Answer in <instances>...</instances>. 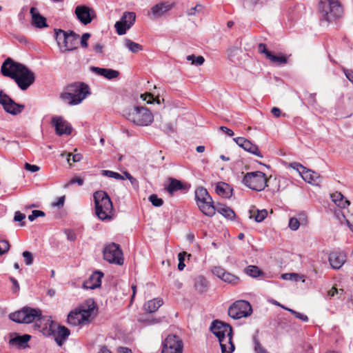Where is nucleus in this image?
Masks as SVG:
<instances>
[{
    "instance_id": "1",
    "label": "nucleus",
    "mask_w": 353,
    "mask_h": 353,
    "mask_svg": "<svg viewBox=\"0 0 353 353\" xmlns=\"http://www.w3.org/2000/svg\"><path fill=\"white\" fill-rule=\"evenodd\" d=\"M210 330L219 339L221 353H232L234 350L232 328L230 324L215 320L212 322Z\"/></svg>"
},
{
    "instance_id": "2",
    "label": "nucleus",
    "mask_w": 353,
    "mask_h": 353,
    "mask_svg": "<svg viewBox=\"0 0 353 353\" xmlns=\"http://www.w3.org/2000/svg\"><path fill=\"white\" fill-rule=\"evenodd\" d=\"M10 318L13 321L19 323L34 322V327L35 330H39V331L46 328V326L41 328L39 324V323H41L43 321V317L41 310L38 308L24 307L21 310L10 314Z\"/></svg>"
},
{
    "instance_id": "3",
    "label": "nucleus",
    "mask_w": 353,
    "mask_h": 353,
    "mask_svg": "<svg viewBox=\"0 0 353 353\" xmlns=\"http://www.w3.org/2000/svg\"><path fill=\"white\" fill-rule=\"evenodd\" d=\"M95 308L94 302L92 299L87 300L84 303L70 312L68 315V323L77 326L89 323L90 318Z\"/></svg>"
},
{
    "instance_id": "4",
    "label": "nucleus",
    "mask_w": 353,
    "mask_h": 353,
    "mask_svg": "<svg viewBox=\"0 0 353 353\" xmlns=\"http://www.w3.org/2000/svg\"><path fill=\"white\" fill-rule=\"evenodd\" d=\"M88 94L89 86L84 83H74L68 85L60 98L70 105L79 104Z\"/></svg>"
},
{
    "instance_id": "5",
    "label": "nucleus",
    "mask_w": 353,
    "mask_h": 353,
    "mask_svg": "<svg viewBox=\"0 0 353 353\" xmlns=\"http://www.w3.org/2000/svg\"><path fill=\"white\" fill-rule=\"evenodd\" d=\"M95 213L101 221H110L113 217V205L108 194L102 190L94 193Z\"/></svg>"
},
{
    "instance_id": "6",
    "label": "nucleus",
    "mask_w": 353,
    "mask_h": 353,
    "mask_svg": "<svg viewBox=\"0 0 353 353\" xmlns=\"http://www.w3.org/2000/svg\"><path fill=\"white\" fill-rule=\"evenodd\" d=\"M321 20L330 22L339 19L343 14V9L339 0H321L319 4Z\"/></svg>"
},
{
    "instance_id": "7",
    "label": "nucleus",
    "mask_w": 353,
    "mask_h": 353,
    "mask_svg": "<svg viewBox=\"0 0 353 353\" xmlns=\"http://www.w3.org/2000/svg\"><path fill=\"white\" fill-rule=\"evenodd\" d=\"M125 116L130 122L139 126H148L154 120L151 112L148 108L141 106H134L129 109Z\"/></svg>"
},
{
    "instance_id": "8",
    "label": "nucleus",
    "mask_w": 353,
    "mask_h": 353,
    "mask_svg": "<svg viewBox=\"0 0 353 353\" xmlns=\"http://www.w3.org/2000/svg\"><path fill=\"white\" fill-rule=\"evenodd\" d=\"M195 199L199 210L205 215L212 216L215 214V205L205 188L199 187L196 189Z\"/></svg>"
},
{
    "instance_id": "9",
    "label": "nucleus",
    "mask_w": 353,
    "mask_h": 353,
    "mask_svg": "<svg viewBox=\"0 0 353 353\" xmlns=\"http://www.w3.org/2000/svg\"><path fill=\"white\" fill-rule=\"evenodd\" d=\"M268 181L266 174L261 171L248 172L242 180L246 187L258 192L263 190L268 186Z\"/></svg>"
},
{
    "instance_id": "10",
    "label": "nucleus",
    "mask_w": 353,
    "mask_h": 353,
    "mask_svg": "<svg viewBox=\"0 0 353 353\" xmlns=\"http://www.w3.org/2000/svg\"><path fill=\"white\" fill-rule=\"evenodd\" d=\"M252 308L250 303L244 300L235 301L228 309V315L234 319H239L251 315Z\"/></svg>"
},
{
    "instance_id": "11",
    "label": "nucleus",
    "mask_w": 353,
    "mask_h": 353,
    "mask_svg": "<svg viewBox=\"0 0 353 353\" xmlns=\"http://www.w3.org/2000/svg\"><path fill=\"white\" fill-rule=\"evenodd\" d=\"M10 74L14 76L12 79L14 80L17 85L22 90H27L35 80L34 74L24 65L17 74L10 73Z\"/></svg>"
},
{
    "instance_id": "12",
    "label": "nucleus",
    "mask_w": 353,
    "mask_h": 353,
    "mask_svg": "<svg viewBox=\"0 0 353 353\" xmlns=\"http://www.w3.org/2000/svg\"><path fill=\"white\" fill-rule=\"evenodd\" d=\"M103 259L110 263L122 265L123 263V252L119 245L112 243L103 249Z\"/></svg>"
},
{
    "instance_id": "13",
    "label": "nucleus",
    "mask_w": 353,
    "mask_h": 353,
    "mask_svg": "<svg viewBox=\"0 0 353 353\" xmlns=\"http://www.w3.org/2000/svg\"><path fill=\"white\" fill-rule=\"evenodd\" d=\"M290 166L296 170L305 182L317 185L321 182V178L319 173L307 169L301 163L293 162L290 164Z\"/></svg>"
},
{
    "instance_id": "14",
    "label": "nucleus",
    "mask_w": 353,
    "mask_h": 353,
    "mask_svg": "<svg viewBox=\"0 0 353 353\" xmlns=\"http://www.w3.org/2000/svg\"><path fill=\"white\" fill-rule=\"evenodd\" d=\"M183 343L175 334H169L162 342L161 353H182Z\"/></svg>"
},
{
    "instance_id": "15",
    "label": "nucleus",
    "mask_w": 353,
    "mask_h": 353,
    "mask_svg": "<svg viewBox=\"0 0 353 353\" xmlns=\"http://www.w3.org/2000/svg\"><path fill=\"white\" fill-rule=\"evenodd\" d=\"M174 6V2L169 1L159 2L151 7L148 12V16L152 20L165 17Z\"/></svg>"
},
{
    "instance_id": "16",
    "label": "nucleus",
    "mask_w": 353,
    "mask_h": 353,
    "mask_svg": "<svg viewBox=\"0 0 353 353\" xmlns=\"http://www.w3.org/2000/svg\"><path fill=\"white\" fill-rule=\"evenodd\" d=\"M0 104L6 112L12 115L20 114L25 108L23 105L16 103L10 96L4 93L2 90L0 91Z\"/></svg>"
},
{
    "instance_id": "17",
    "label": "nucleus",
    "mask_w": 353,
    "mask_h": 353,
    "mask_svg": "<svg viewBox=\"0 0 353 353\" xmlns=\"http://www.w3.org/2000/svg\"><path fill=\"white\" fill-rule=\"evenodd\" d=\"M136 14L133 12H125L120 21H117L114 27L119 35L125 34L127 30L130 29L135 22Z\"/></svg>"
},
{
    "instance_id": "18",
    "label": "nucleus",
    "mask_w": 353,
    "mask_h": 353,
    "mask_svg": "<svg viewBox=\"0 0 353 353\" xmlns=\"http://www.w3.org/2000/svg\"><path fill=\"white\" fill-rule=\"evenodd\" d=\"M74 13L77 19L83 25L90 23L96 18L94 10L86 6H77Z\"/></svg>"
},
{
    "instance_id": "19",
    "label": "nucleus",
    "mask_w": 353,
    "mask_h": 353,
    "mask_svg": "<svg viewBox=\"0 0 353 353\" xmlns=\"http://www.w3.org/2000/svg\"><path fill=\"white\" fill-rule=\"evenodd\" d=\"M233 140L240 148H243L245 151L254 154L258 157H263V155L260 152L259 147L256 144L252 143L250 140L244 137H236L234 138Z\"/></svg>"
},
{
    "instance_id": "20",
    "label": "nucleus",
    "mask_w": 353,
    "mask_h": 353,
    "mask_svg": "<svg viewBox=\"0 0 353 353\" xmlns=\"http://www.w3.org/2000/svg\"><path fill=\"white\" fill-rule=\"evenodd\" d=\"M23 65L22 63L16 62L11 58H7L1 65V72L3 76L12 79L14 76L9 74H17Z\"/></svg>"
},
{
    "instance_id": "21",
    "label": "nucleus",
    "mask_w": 353,
    "mask_h": 353,
    "mask_svg": "<svg viewBox=\"0 0 353 353\" xmlns=\"http://www.w3.org/2000/svg\"><path fill=\"white\" fill-rule=\"evenodd\" d=\"M52 123L55 128L57 134L62 136L63 134L69 135L72 132V127L62 117H54L52 119Z\"/></svg>"
},
{
    "instance_id": "22",
    "label": "nucleus",
    "mask_w": 353,
    "mask_h": 353,
    "mask_svg": "<svg viewBox=\"0 0 353 353\" xmlns=\"http://www.w3.org/2000/svg\"><path fill=\"white\" fill-rule=\"evenodd\" d=\"M212 272L225 283L232 285H237L239 283L240 279L237 276L227 272L221 267H214L212 270Z\"/></svg>"
},
{
    "instance_id": "23",
    "label": "nucleus",
    "mask_w": 353,
    "mask_h": 353,
    "mask_svg": "<svg viewBox=\"0 0 353 353\" xmlns=\"http://www.w3.org/2000/svg\"><path fill=\"white\" fill-rule=\"evenodd\" d=\"M329 263L333 269H339L346 261V255L343 252L333 251L329 254Z\"/></svg>"
},
{
    "instance_id": "24",
    "label": "nucleus",
    "mask_w": 353,
    "mask_h": 353,
    "mask_svg": "<svg viewBox=\"0 0 353 353\" xmlns=\"http://www.w3.org/2000/svg\"><path fill=\"white\" fill-rule=\"evenodd\" d=\"M103 274L100 271L94 272L88 279L85 280L83 283V288L85 289L94 290L99 288L101 285V279Z\"/></svg>"
},
{
    "instance_id": "25",
    "label": "nucleus",
    "mask_w": 353,
    "mask_h": 353,
    "mask_svg": "<svg viewBox=\"0 0 353 353\" xmlns=\"http://www.w3.org/2000/svg\"><path fill=\"white\" fill-rule=\"evenodd\" d=\"M31 336L29 334H23L22 336L16 334L14 337H12L9 340V344L12 346H15L17 348H26L28 347V343L30 341Z\"/></svg>"
},
{
    "instance_id": "26",
    "label": "nucleus",
    "mask_w": 353,
    "mask_h": 353,
    "mask_svg": "<svg viewBox=\"0 0 353 353\" xmlns=\"http://www.w3.org/2000/svg\"><path fill=\"white\" fill-rule=\"evenodd\" d=\"M90 70L97 75L102 76L108 79H112L118 77L119 72L112 69L101 68L92 66Z\"/></svg>"
},
{
    "instance_id": "27",
    "label": "nucleus",
    "mask_w": 353,
    "mask_h": 353,
    "mask_svg": "<svg viewBox=\"0 0 353 353\" xmlns=\"http://www.w3.org/2000/svg\"><path fill=\"white\" fill-rule=\"evenodd\" d=\"M70 334V331L65 326L59 325L57 331L54 333V337L57 344L62 346Z\"/></svg>"
},
{
    "instance_id": "28",
    "label": "nucleus",
    "mask_w": 353,
    "mask_h": 353,
    "mask_svg": "<svg viewBox=\"0 0 353 353\" xmlns=\"http://www.w3.org/2000/svg\"><path fill=\"white\" fill-rule=\"evenodd\" d=\"M79 34L74 31L68 32L67 38L64 44L65 50L71 51L77 48L79 44Z\"/></svg>"
},
{
    "instance_id": "29",
    "label": "nucleus",
    "mask_w": 353,
    "mask_h": 353,
    "mask_svg": "<svg viewBox=\"0 0 353 353\" xmlns=\"http://www.w3.org/2000/svg\"><path fill=\"white\" fill-rule=\"evenodd\" d=\"M30 12L32 14V23L34 26L39 28H43L48 26L46 18L39 13L37 8L32 7Z\"/></svg>"
},
{
    "instance_id": "30",
    "label": "nucleus",
    "mask_w": 353,
    "mask_h": 353,
    "mask_svg": "<svg viewBox=\"0 0 353 353\" xmlns=\"http://www.w3.org/2000/svg\"><path fill=\"white\" fill-rule=\"evenodd\" d=\"M216 211L229 220H234L236 217V214L232 208L220 203L215 205Z\"/></svg>"
},
{
    "instance_id": "31",
    "label": "nucleus",
    "mask_w": 353,
    "mask_h": 353,
    "mask_svg": "<svg viewBox=\"0 0 353 353\" xmlns=\"http://www.w3.org/2000/svg\"><path fill=\"white\" fill-rule=\"evenodd\" d=\"M163 301L161 298H155L144 303L143 309L148 313H153L163 305Z\"/></svg>"
},
{
    "instance_id": "32",
    "label": "nucleus",
    "mask_w": 353,
    "mask_h": 353,
    "mask_svg": "<svg viewBox=\"0 0 353 353\" xmlns=\"http://www.w3.org/2000/svg\"><path fill=\"white\" fill-rule=\"evenodd\" d=\"M216 193L223 198H230L232 196V189L224 182H219L215 187Z\"/></svg>"
},
{
    "instance_id": "33",
    "label": "nucleus",
    "mask_w": 353,
    "mask_h": 353,
    "mask_svg": "<svg viewBox=\"0 0 353 353\" xmlns=\"http://www.w3.org/2000/svg\"><path fill=\"white\" fill-rule=\"evenodd\" d=\"M332 201L340 208H345L350 205V201L347 200L339 192H335L331 194Z\"/></svg>"
},
{
    "instance_id": "34",
    "label": "nucleus",
    "mask_w": 353,
    "mask_h": 353,
    "mask_svg": "<svg viewBox=\"0 0 353 353\" xmlns=\"http://www.w3.org/2000/svg\"><path fill=\"white\" fill-rule=\"evenodd\" d=\"M194 288L198 293L203 294L208 290V283L205 277L199 276L194 280Z\"/></svg>"
},
{
    "instance_id": "35",
    "label": "nucleus",
    "mask_w": 353,
    "mask_h": 353,
    "mask_svg": "<svg viewBox=\"0 0 353 353\" xmlns=\"http://www.w3.org/2000/svg\"><path fill=\"white\" fill-rule=\"evenodd\" d=\"M334 214L341 224L345 223L350 230L353 232V215H351V217L348 218L345 215V212L341 210H335Z\"/></svg>"
},
{
    "instance_id": "36",
    "label": "nucleus",
    "mask_w": 353,
    "mask_h": 353,
    "mask_svg": "<svg viewBox=\"0 0 353 353\" xmlns=\"http://www.w3.org/2000/svg\"><path fill=\"white\" fill-rule=\"evenodd\" d=\"M185 186L181 181L171 178L170 179V183L166 190L170 194L172 195L174 192L183 190Z\"/></svg>"
},
{
    "instance_id": "37",
    "label": "nucleus",
    "mask_w": 353,
    "mask_h": 353,
    "mask_svg": "<svg viewBox=\"0 0 353 353\" xmlns=\"http://www.w3.org/2000/svg\"><path fill=\"white\" fill-rule=\"evenodd\" d=\"M250 218L254 219L256 222L263 221L268 216V211L265 209L258 210L255 208L250 210Z\"/></svg>"
},
{
    "instance_id": "38",
    "label": "nucleus",
    "mask_w": 353,
    "mask_h": 353,
    "mask_svg": "<svg viewBox=\"0 0 353 353\" xmlns=\"http://www.w3.org/2000/svg\"><path fill=\"white\" fill-rule=\"evenodd\" d=\"M68 32L58 29L55 30V39L57 41V43L61 47H64V44L66 41Z\"/></svg>"
},
{
    "instance_id": "39",
    "label": "nucleus",
    "mask_w": 353,
    "mask_h": 353,
    "mask_svg": "<svg viewBox=\"0 0 353 353\" xmlns=\"http://www.w3.org/2000/svg\"><path fill=\"white\" fill-rule=\"evenodd\" d=\"M125 46L126 48L129 49L130 51H131L133 53H137L141 50H142L143 48L142 46L135 43L130 39H125Z\"/></svg>"
},
{
    "instance_id": "40",
    "label": "nucleus",
    "mask_w": 353,
    "mask_h": 353,
    "mask_svg": "<svg viewBox=\"0 0 353 353\" xmlns=\"http://www.w3.org/2000/svg\"><path fill=\"white\" fill-rule=\"evenodd\" d=\"M245 273L254 278H256L263 274V272L256 265H248L245 269Z\"/></svg>"
},
{
    "instance_id": "41",
    "label": "nucleus",
    "mask_w": 353,
    "mask_h": 353,
    "mask_svg": "<svg viewBox=\"0 0 353 353\" xmlns=\"http://www.w3.org/2000/svg\"><path fill=\"white\" fill-rule=\"evenodd\" d=\"M61 157L66 156L68 163L71 165L72 163L79 162L82 159V155L80 153L77 154H72L63 152L61 154Z\"/></svg>"
},
{
    "instance_id": "42",
    "label": "nucleus",
    "mask_w": 353,
    "mask_h": 353,
    "mask_svg": "<svg viewBox=\"0 0 353 353\" xmlns=\"http://www.w3.org/2000/svg\"><path fill=\"white\" fill-rule=\"evenodd\" d=\"M268 59L277 65H283L287 63V58L284 55L277 56L271 53L268 54Z\"/></svg>"
},
{
    "instance_id": "43",
    "label": "nucleus",
    "mask_w": 353,
    "mask_h": 353,
    "mask_svg": "<svg viewBox=\"0 0 353 353\" xmlns=\"http://www.w3.org/2000/svg\"><path fill=\"white\" fill-rule=\"evenodd\" d=\"M281 277L285 280H294L295 281L301 280L303 282H305V276L303 274L287 273L282 274Z\"/></svg>"
},
{
    "instance_id": "44",
    "label": "nucleus",
    "mask_w": 353,
    "mask_h": 353,
    "mask_svg": "<svg viewBox=\"0 0 353 353\" xmlns=\"http://www.w3.org/2000/svg\"><path fill=\"white\" fill-rule=\"evenodd\" d=\"M188 61H191V63L194 65H201L205 61V59L202 56L195 57L194 54L188 55L186 57Z\"/></svg>"
},
{
    "instance_id": "45",
    "label": "nucleus",
    "mask_w": 353,
    "mask_h": 353,
    "mask_svg": "<svg viewBox=\"0 0 353 353\" xmlns=\"http://www.w3.org/2000/svg\"><path fill=\"white\" fill-rule=\"evenodd\" d=\"M101 174L105 176L114 178L118 180H123L125 177L118 172H115L111 170H101Z\"/></svg>"
},
{
    "instance_id": "46",
    "label": "nucleus",
    "mask_w": 353,
    "mask_h": 353,
    "mask_svg": "<svg viewBox=\"0 0 353 353\" xmlns=\"http://www.w3.org/2000/svg\"><path fill=\"white\" fill-rule=\"evenodd\" d=\"M283 308H284L285 310L289 311L290 312H291L292 314L294 315V316L300 320H301L303 322H307L308 321V317L307 315L304 314H302V313H300V312H298L294 310H292V309H290V308H288V307H282Z\"/></svg>"
},
{
    "instance_id": "47",
    "label": "nucleus",
    "mask_w": 353,
    "mask_h": 353,
    "mask_svg": "<svg viewBox=\"0 0 353 353\" xmlns=\"http://www.w3.org/2000/svg\"><path fill=\"white\" fill-rule=\"evenodd\" d=\"M188 256V257H190L191 255L189 254H188L185 252H180L178 254L179 258V264H178V269L179 270H183L185 266L184 263L185 256Z\"/></svg>"
},
{
    "instance_id": "48",
    "label": "nucleus",
    "mask_w": 353,
    "mask_h": 353,
    "mask_svg": "<svg viewBox=\"0 0 353 353\" xmlns=\"http://www.w3.org/2000/svg\"><path fill=\"white\" fill-rule=\"evenodd\" d=\"M148 200L152 203V204L155 207H160L163 204V201L162 199L159 198L156 194H152L149 196Z\"/></svg>"
},
{
    "instance_id": "49",
    "label": "nucleus",
    "mask_w": 353,
    "mask_h": 353,
    "mask_svg": "<svg viewBox=\"0 0 353 353\" xmlns=\"http://www.w3.org/2000/svg\"><path fill=\"white\" fill-rule=\"evenodd\" d=\"M175 126L172 123H164L162 126V129L165 133L168 135L173 134L175 132Z\"/></svg>"
},
{
    "instance_id": "50",
    "label": "nucleus",
    "mask_w": 353,
    "mask_h": 353,
    "mask_svg": "<svg viewBox=\"0 0 353 353\" xmlns=\"http://www.w3.org/2000/svg\"><path fill=\"white\" fill-rule=\"evenodd\" d=\"M10 245L6 240L0 241V256L8 252Z\"/></svg>"
},
{
    "instance_id": "51",
    "label": "nucleus",
    "mask_w": 353,
    "mask_h": 353,
    "mask_svg": "<svg viewBox=\"0 0 353 353\" xmlns=\"http://www.w3.org/2000/svg\"><path fill=\"white\" fill-rule=\"evenodd\" d=\"M22 254L24 258L25 263L26 265H30L33 263L34 259L30 252L24 251Z\"/></svg>"
},
{
    "instance_id": "52",
    "label": "nucleus",
    "mask_w": 353,
    "mask_h": 353,
    "mask_svg": "<svg viewBox=\"0 0 353 353\" xmlns=\"http://www.w3.org/2000/svg\"><path fill=\"white\" fill-rule=\"evenodd\" d=\"M268 0H243L244 6L254 7L257 4L265 3Z\"/></svg>"
},
{
    "instance_id": "53",
    "label": "nucleus",
    "mask_w": 353,
    "mask_h": 353,
    "mask_svg": "<svg viewBox=\"0 0 353 353\" xmlns=\"http://www.w3.org/2000/svg\"><path fill=\"white\" fill-rule=\"evenodd\" d=\"M45 212L41 210H34L32 212L31 214L28 216V219L30 221H34L37 217L45 216Z\"/></svg>"
},
{
    "instance_id": "54",
    "label": "nucleus",
    "mask_w": 353,
    "mask_h": 353,
    "mask_svg": "<svg viewBox=\"0 0 353 353\" xmlns=\"http://www.w3.org/2000/svg\"><path fill=\"white\" fill-rule=\"evenodd\" d=\"M288 226L292 230H296L300 226V223L296 218L292 217L289 220Z\"/></svg>"
},
{
    "instance_id": "55",
    "label": "nucleus",
    "mask_w": 353,
    "mask_h": 353,
    "mask_svg": "<svg viewBox=\"0 0 353 353\" xmlns=\"http://www.w3.org/2000/svg\"><path fill=\"white\" fill-rule=\"evenodd\" d=\"M74 183H77L79 185H82L83 183V179H81V177H79V176H76V177H73L72 178L69 182H68L65 185L64 187L65 188H67L68 187L69 185H72V184H74Z\"/></svg>"
},
{
    "instance_id": "56",
    "label": "nucleus",
    "mask_w": 353,
    "mask_h": 353,
    "mask_svg": "<svg viewBox=\"0 0 353 353\" xmlns=\"http://www.w3.org/2000/svg\"><path fill=\"white\" fill-rule=\"evenodd\" d=\"M141 98L148 103H152L154 101L153 95L151 93H144L141 94Z\"/></svg>"
},
{
    "instance_id": "57",
    "label": "nucleus",
    "mask_w": 353,
    "mask_h": 353,
    "mask_svg": "<svg viewBox=\"0 0 353 353\" xmlns=\"http://www.w3.org/2000/svg\"><path fill=\"white\" fill-rule=\"evenodd\" d=\"M90 37V33H84L81 37V46L83 48H87L88 47V41L89 38Z\"/></svg>"
},
{
    "instance_id": "58",
    "label": "nucleus",
    "mask_w": 353,
    "mask_h": 353,
    "mask_svg": "<svg viewBox=\"0 0 353 353\" xmlns=\"http://www.w3.org/2000/svg\"><path fill=\"white\" fill-rule=\"evenodd\" d=\"M24 168L26 170L30 171L31 172H35L39 170L40 168L36 165H32L28 163H26L24 165Z\"/></svg>"
},
{
    "instance_id": "59",
    "label": "nucleus",
    "mask_w": 353,
    "mask_h": 353,
    "mask_svg": "<svg viewBox=\"0 0 353 353\" xmlns=\"http://www.w3.org/2000/svg\"><path fill=\"white\" fill-rule=\"evenodd\" d=\"M203 9V7L200 4H198L196 6H195L194 7L192 8L189 12H188V15H194L196 14V12H199L202 10Z\"/></svg>"
},
{
    "instance_id": "60",
    "label": "nucleus",
    "mask_w": 353,
    "mask_h": 353,
    "mask_svg": "<svg viewBox=\"0 0 353 353\" xmlns=\"http://www.w3.org/2000/svg\"><path fill=\"white\" fill-rule=\"evenodd\" d=\"M10 281L12 283L13 292H17L20 289L19 284L18 281H17V279H15L14 278H13L12 276L10 277Z\"/></svg>"
},
{
    "instance_id": "61",
    "label": "nucleus",
    "mask_w": 353,
    "mask_h": 353,
    "mask_svg": "<svg viewBox=\"0 0 353 353\" xmlns=\"http://www.w3.org/2000/svg\"><path fill=\"white\" fill-rule=\"evenodd\" d=\"M259 50L260 52L263 53V54H265L267 59H268V54H271L272 53L270 51H269L267 49V46L264 43H260L259 45Z\"/></svg>"
},
{
    "instance_id": "62",
    "label": "nucleus",
    "mask_w": 353,
    "mask_h": 353,
    "mask_svg": "<svg viewBox=\"0 0 353 353\" xmlns=\"http://www.w3.org/2000/svg\"><path fill=\"white\" fill-rule=\"evenodd\" d=\"M26 218V215L19 211H17L14 214V221H22Z\"/></svg>"
},
{
    "instance_id": "63",
    "label": "nucleus",
    "mask_w": 353,
    "mask_h": 353,
    "mask_svg": "<svg viewBox=\"0 0 353 353\" xmlns=\"http://www.w3.org/2000/svg\"><path fill=\"white\" fill-rule=\"evenodd\" d=\"M343 72L347 79L353 83V70L343 69Z\"/></svg>"
},
{
    "instance_id": "64",
    "label": "nucleus",
    "mask_w": 353,
    "mask_h": 353,
    "mask_svg": "<svg viewBox=\"0 0 353 353\" xmlns=\"http://www.w3.org/2000/svg\"><path fill=\"white\" fill-rule=\"evenodd\" d=\"M117 351L118 353H133L132 350L128 347H119Z\"/></svg>"
}]
</instances>
